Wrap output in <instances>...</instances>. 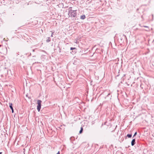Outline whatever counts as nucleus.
Instances as JSON below:
<instances>
[{"label":"nucleus","instance_id":"nucleus-13","mask_svg":"<svg viewBox=\"0 0 154 154\" xmlns=\"http://www.w3.org/2000/svg\"><path fill=\"white\" fill-rule=\"evenodd\" d=\"M51 32H52L51 36L52 37L53 36V33H54V32H53L52 31H51Z\"/></svg>","mask_w":154,"mask_h":154},{"label":"nucleus","instance_id":"nucleus-12","mask_svg":"<svg viewBox=\"0 0 154 154\" xmlns=\"http://www.w3.org/2000/svg\"><path fill=\"white\" fill-rule=\"evenodd\" d=\"M137 132H136L134 133V135L133 136V138H134V137H135L137 135Z\"/></svg>","mask_w":154,"mask_h":154},{"label":"nucleus","instance_id":"nucleus-16","mask_svg":"<svg viewBox=\"0 0 154 154\" xmlns=\"http://www.w3.org/2000/svg\"><path fill=\"white\" fill-rule=\"evenodd\" d=\"M74 138L73 137H72L70 138V139L71 140L72 139H74Z\"/></svg>","mask_w":154,"mask_h":154},{"label":"nucleus","instance_id":"nucleus-19","mask_svg":"<svg viewBox=\"0 0 154 154\" xmlns=\"http://www.w3.org/2000/svg\"><path fill=\"white\" fill-rule=\"evenodd\" d=\"M35 57V56H33V57Z\"/></svg>","mask_w":154,"mask_h":154},{"label":"nucleus","instance_id":"nucleus-10","mask_svg":"<svg viewBox=\"0 0 154 154\" xmlns=\"http://www.w3.org/2000/svg\"><path fill=\"white\" fill-rule=\"evenodd\" d=\"M59 44H58V45L57 46V48H59V53L61 52V49L60 48V47L59 46Z\"/></svg>","mask_w":154,"mask_h":154},{"label":"nucleus","instance_id":"nucleus-4","mask_svg":"<svg viewBox=\"0 0 154 154\" xmlns=\"http://www.w3.org/2000/svg\"><path fill=\"white\" fill-rule=\"evenodd\" d=\"M136 143L135 138L133 139L131 142V145L132 146H134Z\"/></svg>","mask_w":154,"mask_h":154},{"label":"nucleus","instance_id":"nucleus-18","mask_svg":"<svg viewBox=\"0 0 154 154\" xmlns=\"http://www.w3.org/2000/svg\"><path fill=\"white\" fill-rule=\"evenodd\" d=\"M32 51H33V52H34V51H35V50H34V49H33V50H32Z\"/></svg>","mask_w":154,"mask_h":154},{"label":"nucleus","instance_id":"nucleus-21","mask_svg":"<svg viewBox=\"0 0 154 154\" xmlns=\"http://www.w3.org/2000/svg\"><path fill=\"white\" fill-rule=\"evenodd\" d=\"M31 55V53H30V55H29V56H30Z\"/></svg>","mask_w":154,"mask_h":154},{"label":"nucleus","instance_id":"nucleus-14","mask_svg":"<svg viewBox=\"0 0 154 154\" xmlns=\"http://www.w3.org/2000/svg\"><path fill=\"white\" fill-rule=\"evenodd\" d=\"M143 26L144 27H147V28L148 27V26Z\"/></svg>","mask_w":154,"mask_h":154},{"label":"nucleus","instance_id":"nucleus-5","mask_svg":"<svg viewBox=\"0 0 154 154\" xmlns=\"http://www.w3.org/2000/svg\"><path fill=\"white\" fill-rule=\"evenodd\" d=\"M74 50H72V51L70 52L73 55L75 54L76 52L77 51V49L76 48V49Z\"/></svg>","mask_w":154,"mask_h":154},{"label":"nucleus","instance_id":"nucleus-7","mask_svg":"<svg viewBox=\"0 0 154 154\" xmlns=\"http://www.w3.org/2000/svg\"><path fill=\"white\" fill-rule=\"evenodd\" d=\"M83 128L82 127H81V128L80 130L79 131V133L80 134H82L83 132Z\"/></svg>","mask_w":154,"mask_h":154},{"label":"nucleus","instance_id":"nucleus-6","mask_svg":"<svg viewBox=\"0 0 154 154\" xmlns=\"http://www.w3.org/2000/svg\"><path fill=\"white\" fill-rule=\"evenodd\" d=\"M85 18V16L84 14L81 15L80 17V19L82 20H84Z\"/></svg>","mask_w":154,"mask_h":154},{"label":"nucleus","instance_id":"nucleus-1","mask_svg":"<svg viewBox=\"0 0 154 154\" xmlns=\"http://www.w3.org/2000/svg\"><path fill=\"white\" fill-rule=\"evenodd\" d=\"M69 13L68 15L69 17H76L77 14L76 13V10H73L72 9V7H70L69 8Z\"/></svg>","mask_w":154,"mask_h":154},{"label":"nucleus","instance_id":"nucleus-11","mask_svg":"<svg viewBox=\"0 0 154 154\" xmlns=\"http://www.w3.org/2000/svg\"><path fill=\"white\" fill-rule=\"evenodd\" d=\"M76 48H75L71 47V48H70V50H74L76 49Z\"/></svg>","mask_w":154,"mask_h":154},{"label":"nucleus","instance_id":"nucleus-9","mask_svg":"<svg viewBox=\"0 0 154 154\" xmlns=\"http://www.w3.org/2000/svg\"><path fill=\"white\" fill-rule=\"evenodd\" d=\"M50 41H51V39H50V37H48L47 38V40H46V42H50Z\"/></svg>","mask_w":154,"mask_h":154},{"label":"nucleus","instance_id":"nucleus-3","mask_svg":"<svg viewBox=\"0 0 154 154\" xmlns=\"http://www.w3.org/2000/svg\"><path fill=\"white\" fill-rule=\"evenodd\" d=\"M9 107L12 110V112L13 113L14 112V111L13 107H12V104L11 103H9Z\"/></svg>","mask_w":154,"mask_h":154},{"label":"nucleus","instance_id":"nucleus-2","mask_svg":"<svg viewBox=\"0 0 154 154\" xmlns=\"http://www.w3.org/2000/svg\"><path fill=\"white\" fill-rule=\"evenodd\" d=\"M42 101L40 100H37L38 105L37 106V109L38 112H39L41 109Z\"/></svg>","mask_w":154,"mask_h":154},{"label":"nucleus","instance_id":"nucleus-17","mask_svg":"<svg viewBox=\"0 0 154 154\" xmlns=\"http://www.w3.org/2000/svg\"><path fill=\"white\" fill-rule=\"evenodd\" d=\"M57 154H60V152L58 151Z\"/></svg>","mask_w":154,"mask_h":154},{"label":"nucleus","instance_id":"nucleus-20","mask_svg":"<svg viewBox=\"0 0 154 154\" xmlns=\"http://www.w3.org/2000/svg\"><path fill=\"white\" fill-rule=\"evenodd\" d=\"M2 152H0V154H2Z\"/></svg>","mask_w":154,"mask_h":154},{"label":"nucleus","instance_id":"nucleus-15","mask_svg":"<svg viewBox=\"0 0 154 154\" xmlns=\"http://www.w3.org/2000/svg\"><path fill=\"white\" fill-rule=\"evenodd\" d=\"M110 94V93L108 94L106 96V97H108Z\"/></svg>","mask_w":154,"mask_h":154},{"label":"nucleus","instance_id":"nucleus-8","mask_svg":"<svg viewBox=\"0 0 154 154\" xmlns=\"http://www.w3.org/2000/svg\"><path fill=\"white\" fill-rule=\"evenodd\" d=\"M132 134H128L127 135V137L128 138H131L132 137Z\"/></svg>","mask_w":154,"mask_h":154}]
</instances>
